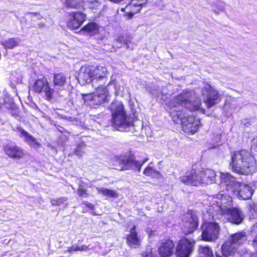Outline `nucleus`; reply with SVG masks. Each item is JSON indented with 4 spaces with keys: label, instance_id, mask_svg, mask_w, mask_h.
<instances>
[{
    "label": "nucleus",
    "instance_id": "obj_1",
    "mask_svg": "<svg viewBox=\"0 0 257 257\" xmlns=\"http://www.w3.org/2000/svg\"><path fill=\"white\" fill-rule=\"evenodd\" d=\"M201 106V100L197 99L194 91H183L170 102L169 113L175 123L182 125L185 133L194 134L201 125L200 120L188 114L184 107L190 111H199L204 113L205 110Z\"/></svg>",
    "mask_w": 257,
    "mask_h": 257
},
{
    "label": "nucleus",
    "instance_id": "obj_2",
    "mask_svg": "<svg viewBox=\"0 0 257 257\" xmlns=\"http://www.w3.org/2000/svg\"><path fill=\"white\" fill-rule=\"evenodd\" d=\"M107 69L105 67H81L78 76L79 83L82 85L91 83L96 89L95 92L83 94L85 104L96 108L109 101L110 96L106 86H104L107 80Z\"/></svg>",
    "mask_w": 257,
    "mask_h": 257
},
{
    "label": "nucleus",
    "instance_id": "obj_3",
    "mask_svg": "<svg viewBox=\"0 0 257 257\" xmlns=\"http://www.w3.org/2000/svg\"><path fill=\"white\" fill-rule=\"evenodd\" d=\"M221 185L225 186L228 193L238 198L247 200L252 196L253 190L249 185L237 182L235 178L228 173H220Z\"/></svg>",
    "mask_w": 257,
    "mask_h": 257
},
{
    "label": "nucleus",
    "instance_id": "obj_4",
    "mask_svg": "<svg viewBox=\"0 0 257 257\" xmlns=\"http://www.w3.org/2000/svg\"><path fill=\"white\" fill-rule=\"evenodd\" d=\"M255 161L250 153L244 150L234 152L231 157L232 170L238 174L248 175L255 169Z\"/></svg>",
    "mask_w": 257,
    "mask_h": 257
},
{
    "label": "nucleus",
    "instance_id": "obj_5",
    "mask_svg": "<svg viewBox=\"0 0 257 257\" xmlns=\"http://www.w3.org/2000/svg\"><path fill=\"white\" fill-rule=\"evenodd\" d=\"M111 111L112 124L117 130L126 131V129L133 123L131 117L126 115L123 106L120 101H113L110 106Z\"/></svg>",
    "mask_w": 257,
    "mask_h": 257
},
{
    "label": "nucleus",
    "instance_id": "obj_6",
    "mask_svg": "<svg viewBox=\"0 0 257 257\" xmlns=\"http://www.w3.org/2000/svg\"><path fill=\"white\" fill-rule=\"evenodd\" d=\"M148 158H146L142 162L137 161L133 157L127 155H121L114 158V166L115 169L118 170H126L132 169L140 172L143 165L148 161Z\"/></svg>",
    "mask_w": 257,
    "mask_h": 257
},
{
    "label": "nucleus",
    "instance_id": "obj_7",
    "mask_svg": "<svg viewBox=\"0 0 257 257\" xmlns=\"http://www.w3.org/2000/svg\"><path fill=\"white\" fill-rule=\"evenodd\" d=\"M201 229L202 240L209 242L215 241L218 238L221 230L219 224L215 221L203 223Z\"/></svg>",
    "mask_w": 257,
    "mask_h": 257
},
{
    "label": "nucleus",
    "instance_id": "obj_8",
    "mask_svg": "<svg viewBox=\"0 0 257 257\" xmlns=\"http://www.w3.org/2000/svg\"><path fill=\"white\" fill-rule=\"evenodd\" d=\"M244 236L243 232H239L232 235L229 240L225 242L221 247V255L219 253H216V257H230L234 254L236 250L237 244Z\"/></svg>",
    "mask_w": 257,
    "mask_h": 257
},
{
    "label": "nucleus",
    "instance_id": "obj_9",
    "mask_svg": "<svg viewBox=\"0 0 257 257\" xmlns=\"http://www.w3.org/2000/svg\"><path fill=\"white\" fill-rule=\"evenodd\" d=\"M182 229L185 235L193 233L198 227V218L195 211L188 210L182 219Z\"/></svg>",
    "mask_w": 257,
    "mask_h": 257
},
{
    "label": "nucleus",
    "instance_id": "obj_10",
    "mask_svg": "<svg viewBox=\"0 0 257 257\" xmlns=\"http://www.w3.org/2000/svg\"><path fill=\"white\" fill-rule=\"evenodd\" d=\"M204 102L208 108L217 104L220 101L218 92L208 84H205L202 90Z\"/></svg>",
    "mask_w": 257,
    "mask_h": 257
},
{
    "label": "nucleus",
    "instance_id": "obj_11",
    "mask_svg": "<svg viewBox=\"0 0 257 257\" xmlns=\"http://www.w3.org/2000/svg\"><path fill=\"white\" fill-rule=\"evenodd\" d=\"M195 241L194 239L182 237L177 247L176 254L178 257H190L193 252Z\"/></svg>",
    "mask_w": 257,
    "mask_h": 257
},
{
    "label": "nucleus",
    "instance_id": "obj_12",
    "mask_svg": "<svg viewBox=\"0 0 257 257\" xmlns=\"http://www.w3.org/2000/svg\"><path fill=\"white\" fill-rule=\"evenodd\" d=\"M230 193L225 194L219 193L216 197L213 198L216 204H213L212 207L217 212L220 211L222 214L225 212V210L231 207L232 198Z\"/></svg>",
    "mask_w": 257,
    "mask_h": 257
},
{
    "label": "nucleus",
    "instance_id": "obj_13",
    "mask_svg": "<svg viewBox=\"0 0 257 257\" xmlns=\"http://www.w3.org/2000/svg\"><path fill=\"white\" fill-rule=\"evenodd\" d=\"M180 180L185 184L197 186L204 184L202 171L192 170L186 173V175L180 177Z\"/></svg>",
    "mask_w": 257,
    "mask_h": 257
},
{
    "label": "nucleus",
    "instance_id": "obj_14",
    "mask_svg": "<svg viewBox=\"0 0 257 257\" xmlns=\"http://www.w3.org/2000/svg\"><path fill=\"white\" fill-rule=\"evenodd\" d=\"M223 214L227 216L229 221L235 224L241 223L244 219V214L238 208H228Z\"/></svg>",
    "mask_w": 257,
    "mask_h": 257
},
{
    "label": "nucleus",
    "instance_id": "obj_15",
    "mask_svg": "<svg viewBox=\"0 0 257 257\" xmlns=\"http://www.w3.org/2000/svg\"><path fill=\"white\" fill-rule=\"evenodd\" d=\"M4 151L9 157L14 159L22 158L25 155L24 151L14 144L6 145L4 147Z\"/></svg>",
    "mask_w": 257,
    "mask_h": 257
},
{
    "label": "nucleus",
    "instance_id": "obj_16",
    "mask_svg": "<svg viewBox=\"0 0 257 257\" xmlns=\"http://www.w3.org/2000/svg\"><path fill=\"white\" fill-rule=\"evenodd\" d=\"M16 130L19 133L20 137L23 138L25 142L30 147L35 149L39 148L40 147V144L36 139L25 131L22 127L18 126Z\"/></svg>",
    "mask_w": 257,
    "mask_h": 257
},
{
    "label": "nucleus",
    "instance_id": "obj_17",
    "mask_svg": "<svg viewBox=\"0 0 257 257\" xmlns=\"http://www.w3.org/2000/svg\"><path fill=\"white\" fill-rule=\"evenodd\" d=\"M71 16V19L67 23V26L72 29L79 28L86 19L85 15L80 12L73 13Z\"/></svg>",
    "mask_w": 257,
    "mask_h": 257
},
{
    "label": "nucleus",
    "instance_id": "obj_18",
    "mask_svg": "<svg viewBox=\"0 0 257 257\" xmlns=\"http://www.w3.org/2000/svg\"><path fill=\"white\" fill-rule=\"evenodd\" d=\"M67 82V76L62 73H55L53 75L52 83L57 94L64 89Z\"/></svg>",
    "mask_w": 257,
    "mask_h": 257
},
{
    "label": "nucleus",
    "instance_id": "obj_19",
    "mask_svg": "<svg viewBox=\"0 0 257 257\" xmlns=\"http://www.w3.org/2000/svg\"><path fill=\"white\" fill-rule=\"evenodd\" d=\"M174 246V244L172 240H166L159 248L160 255L161 257L170 256L173 253Z\"/></svg>",
    "mask_w": 257,
    "mask_h": 257
},
{
    "label": "nucleus",
    "instance_id": "obj_20",
    "mask_svg": "<svg viewBox=\"0 0 257 257\" xmlns=\"http://www.w3.org/2000/svg\"><path fill=\"white\" fill-rule=\"evenodd\" d=\"M204 184H212L215 182L216 173L214 171L206 169L202 171Z\"/></svg>",
    "mask_w": 257,
    "mask_h": 257
},
{
    "label": "nucleus",
    "instance_id": "obj_21",
    "mask_svg": "<svg viewBox=\"0 0 257 257\" xmlns=\"http://www.w3.org/2000/svg\"><path fill=\"white\" fill-rule=\"evenodd\" d=\"M126 239L127 242L130 245H140V240L138 237V233L136 230V226L134 225L130 229V234L127 235Z\"/></svg>",
    "mask_w": 257,
    "mask_h": 257
},
{
    "label": "nucleus",
    "instance_id": "obj_22",
    "mask_svg": "<svg viewBox=\"0 0 257 257\" xmlns=\"http://www.w3.org/2000/svg\"><path fill=\"white\" fill-rule=\"evenodd\" d=\"M21 43V40L18 38H11L3 40L1 44L6 48L12 49L18 47Z\"/></svg>",
    "mask_w": 257,
    "mask_h": 257
},
{
    "label": "nucleus",
    "instance_id": "obj_23",
    "mask_svg": "<svg viewBox=\"0 0 257 257\" xmlns=\"http://www.w3.org/2000/svg\"><path fill=\"white\" fill-rule=\"evenodd\" d=\"M143 173L146 176L154 178H159L161 176L160 172L154 169L153 163H150L149 164L148 167L144 170Z\"/></svg>",
    "mask_w": 257,
    "mask_h": 257
},
{
    "label": "nucleus",
    "instance_id": "obj_24",
    "mask_svg": "<svg viewBox=\"0 0 257 257\" xmlns=\"http://www.w3.org/2000/svg\"><path fill=\"white\" fill-rule=\"evenodd\" d=\"M56 93L55 89L52 88L48 82L42 91L41 93L44 94L45 99L50 101L53 98V95Z\"/></svg>",
    "mask_w": 257,
    "mask_h": 257
},
{
    "label": "nucleus",
    "instance_id": "obj_25",
    "mask_svg": "<svg viewBox=\"0 0 257 257\" xmlns=\"http://www.w3.org/2000/svg\"><path fill=\"white\" fill-rule=\"evenodd\" d=\"M48 83V81L47 79L42 78L37 79L33 86L34 91L37 93H41L42 91Z\"/></svg>",
    "mask_w": 257,
    "mask_h": 257
},
{
    "label": "nucleus",
    "instance_id": "obj_26",
    "mask_svg": "<svg viewBox=\"0 0 257 257\" xmlns=\"http://www.w3.org/2000/svg\"><path fill=\"white\" fill-rule=\"evenodd\" d=\"M81 31H85L91 35L97 34L99 31L98 25L95 23H90L86 25Z\"/></svg>",
    "mask_w": 257,
    "mask_h": 257
},
{
    "label": "nucleus",
    "instance_id": "obj_27",
    "mask_svg": "<svg viewBox=\"0 0 257 257\" xmlns=\"http://www.w3.org/2000/svg\"><path fill=\"white\" fill-rule=\"evenodd\" d=\"M97 190L98 193L104 196H109L112 198H115L117 197V194L114 190L104 188H97Z\"/></svg>",
    "mask_w": 257,
    "mask_h": 257
},
{
    "label": "nucleus",
    "instance_id": "obj_28",
    "mask_svg": "<svg viewBox=\"0 0 257 257\" xmlns=\"http://www.w3.org/2000/svg\"><path fill=\"white\" fill-rule=\"evenodd\" d=\"M86 152V145L82 142L78 144L74 151V154L79 157H81Z\"/></svg>",
    "mask_w": 257,
    "mask_h": 257
},
{
    "label": "nucleus",
    "instance_id": "obj_29",
    "mask_svg": "<svg viewBox=\"0 0 257 257\" xmlns=\"http://www.w3.org/2000/svg\"><path fill=\"white\" fill-rule=\"evenodd\" d=\"M235 104L234 103V102H232V103L229 102L227 101L225 102L223 107V109L225 111H226L225 114L227 116L230 115L236 109Z\"/></svg>",
    "mask_w": 257,
    "mask_h": 257
},
{
    "label": "nucleus",
    "instance_id": "obj_30",
    "mask_svg": "<svg viewBox=\"0 0 257 257\" xmlns=\"http://www.w3.org/2000/svg\"><path fill=\"white\" fill-rule=\"evenodd\" d=\"M132 38L127 35L119 36L116 40L118 43L124 44L128 47V44L131 43Z\"/></svg>",
    "mask_w": 257,
    "mask_h": 257
},
{
    "label": "nucleus",
    "instance_id": "obj_31",
    "mask_svg": "<svg viewBox=\"0 0 257 257\" xmlns=\"http://www.w3.org/2000/svg\"><path fill=\"white\" fill-rule=\"evenodd\" d=\"M199 251L201 253L205 255L206 257H213L212 250L211 248L208 246H200L199 247Z\"/></svg>",
    "mask_w": 257,
    "mask_h": 257
},
{
    "label": "nucleus",
    "instance_id": "obj_32",
    "mask_svg": "<svg viewBox=\"0 0 257 257\" xmlns=\"http://www.w3.org/2000/svg\"><path fill=\"white\" fill-rule=\"evenodd\" d=\"M88 246L85 245H74L68 249L69 252L86 250Z\"/></svg>",
    "mask_w": 257,
    "mask_h": 257
},
{
    "label": "nucleus",
    "instance_id": "obj_33",
    "mask_svg": "<svg viewBox=\"0 0 257 257\" xmlns=\"http://www.w3.org/2000/svg\"><path fill=\"white\" fill-rule=\"evenodd\" d=\"M67 201V199L64 197H60L57 199H53L51 200V203L53 206H59L64 204Z\"/></svg>",
    "mask_w": 257,
    "mask_h": 257
},
{
    "label": "nucleus",
    "instance_id": "obj_34",
    "mask_svg": "<svg viewBox=\"0 0 257 257\" xmlns=\"http://www.w3.org/2000/svg\"><path fill=\"white\" fill-rule=\"evenodd\" d=\"M77 193L79 196L83 197L86 194V190L82 185L80 184L78 189Z\"/></svg>",
    "mask_w": 257,
    "mask_h": 257
},
{
    "label": "nucleus",
    "instance_id": "obj_35",
    "mask_svg": "<svg viewBox=\"0 0 257 257\" xmlns=\"http://www.w3.org/2000/svg\"><path fill=\"white\" fill-rule=\"evenodd\" d=\"M220 139H221V135L217 134L216 135V139H215V143L216 144L213 145V148H216L219 145V143L220 142Z\"/></svg>",
    "mask_w": 257,
    "mask_h": 257
},
{
    "label": "nucleus",
    "instance_id": "obj_36",
    "mask_svg": "<svg viewBox=\"0 0 257 257\" xmlns=\"http://www.w3.org/2000/svg\"><path fill=\"white\" fill-rule=\"evenodd\" d=\"M83 204H84L85 206H86L88 208H89V209H90L92 210H94V209L95 208L94 206L92 204H91L88 202L85 201V202H83Z\"/></svg>",
    "mask_w": 257,
    "mask_h": 257
},
{
    "label": "nucleus",
    "instance_id": "obj_37",
    "mask_svg": "<svg viewBox=\"0 0 257 257\" xmlns=\"http://www.w3.org/2000/svg\"><path fill=\"white\" fill-rule=\"evenodd\" d=\"M252 245L253 247L257 253V235L255 236L254 239L252 240Z\"/></svg>",
    "mask_w": 257,
    "mask_h": 257
},
{
    "label": "nucleus",
    "instance_id": "obj_38",
    "mask_svg": "<svg viewBox=\"0 0 257 257\" xmlns=\"http://www.w3.org/2000/svg\"><path fill=\"white\" fill-rule=\"evenodd\" d=\"M66 5L68 7H74L75 5L72 4L71 0H65Z\"/></svg>",
    "mask_w": 257,
    "mask_h": 257
},
{
    "label": "nucleus",
    "instance_id": "obj_39",
    "mask_svg": "<svg viewBox=\"0 0 257 257\" xmlns=\"http://www.w3.org/2000/svg\"><path fill=\"white\" fill-rule=\"evenodd\" d=\"M142 257H152L151 251H147L143 254Z\"/></svg>",
    "mask_w": 257,
    "mask_h": 257
},
{
    "label": "nucleus",
    "instance_id": "obj_40",
    "mask_svg": "<svg viewBox=\"0 0 257 257\" xmlns=\"http://www.w3.org/2000/svg\"><path fill=\"white\" fill-rule=\"evenodd\" d=\"M244 125L248 126L250 123L247 121V119H244L242 122Z\"/></svg>",
    "mask_w": 257,
    "mask_h": 257
},
{
    "label": "nucleus",
    "instance_id": "obj_41",
    "mask_svg": "<svg viewBox=\"0 0 257 257\" xmlns=\"http://www.w3.org/2000/svg\"><path fill=\"white\" fill-rule=\"evenodd\" d=\"M109 1L115 3V4H119L121 3V2L123 1L124 0H109Z\"/></svg>",
    "mask_w": 257,
    "mask_h": 257
},
{
    "label": "nucleus",
    "instance_id": "obj_42",
    "mask_svg": "<svg viewBox=\"0 0 257 257\" xmlns=\"http://www.w3.org/2000/svg\"><path fill=\"white\" fill-rule=\"evenodd\" d=\"M253 144L254 146H256L257 150V137L253 140Z\"/></svg>",
    "mask_w": 257,
    "mask_h": 257
},
{
    "label": "nucleus",
    "instance_id": "obj_43",
    "mask_svg": "<svg viewBox=\"0 0 257 257\" xmlns=\"http://www.w3.org/2000/svg\"><path fill=\"white\" fill-rule=\"evenodd\" d=\"M223 9H224L223 7V6H221V7H220V11H223Z\"/></svg>",
    "mask_w": 257,
    "mask_h": 257
},
{
    "label": "nucleus",
    "instance_id": "obj_44",
    "mask_svg": "<svg viewBox=\"0 0 257 257\" xmlns=\"http://www.w3.org/2000/svg\"><path fill=\"white\" fill-rule=\"evenodd\" d=\"M215 12L216 13H219V12H218V11H215Z\"/></svg>",
    "mask_w": 257,
    "mask_h": 257
},
{
    "label": "nucleus",
    "instance_id": "obj_45",
    "mask_svg": "<svg viewBox=\"0 0 257 257\" xmlns=\"http://www.w3.org/2000/svg\"><path fill=\"white\" fill-rule=\"evenodd\" d=\"M111 82H109V83L108 84L107 86H108L109 84H110Z\"/></svg>",
    "mask_w": 257,
    "mask_h": 257
},
{
    "label": "nucleus",
    "instance_id": "obj_46",
    "mask_svg": "<svg viewBox=\"0 0 257 257\" xmlns=\"http://www.w3.org/2000/svg\"><path fill=\"white\" fill-rule=\"evenodd\" d=\"M1 107H2V104H1V103H0V108H1Z\"/></svg>",
    "mask_w": 257,
    "mask_h": 257
},
{
    "label": "nucleus",
    "instance_id": "obj_47",
    "mask_svg": "<svg viewBox=\"0 0 257 257\" xmlns=\"http://www.w3.org/2000/svg\"><path fill=\"white\" fill-rule=\"evenodd\" d=\"M59 131H60L61 132H62V129H60Z\"/></svg>",
    "mask_w": 257,
    "mask_h": 257
}]
</instances>
